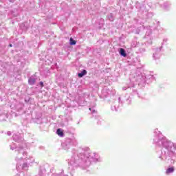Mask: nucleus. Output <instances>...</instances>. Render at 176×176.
I'll return each mask as SVG.
<instances>
[{"mask_svg":"<svg viewBox=\"0 0 176 176\" xmlns=\"http://www.w3.org/2000/svg\"><path fill=\"white\" fill-rule=\"evenodd\" d=\"M120 54L123 57H126L127 56V54H126V51H124V49H123V48L120 49Z\"/></svg>","mask_w":176,"mask_h":176,"instance_id":"obj_1","label":"nucleus"},{"mask_svg":"<svg viewBox=\"0 0 176 176\" xmlns=\"http://www.w3.org/2000/svg\"><path fill=\"white\" fill-rule=\"evenodd\" d=\"M56 134H58L59 137H64V132L61 130V129H57Z\"/></svg>","mask_w":176,"mask_h":176,"instance_id":"obj_2","label":"nucleus"},{"mask_svg":"<svg viewBox=\"0 0 176 176\" xmlns=\"http://www.w3.org/2000/svg\"><path fill=\"white\" fill-rule=\"evenodd\" d=\"M87 74V71L84 69L81 73L78 74V78H83V76H85V75H86Z\"/></svg>","mask_w":176,"mask_h":176,"instance_id":"obj_3","label":"nucleus"},{"mask_svg":"<svg viewBox=\"0 0 176 176\" xmlns=\"http://www.w3.org/2000/svg\"><path fill=\"white\" fill-rule=\"evenodd\" d=\"M174 172V167H171V168H168V169H166V174H170L171 173Z\"/></svg>","mask_w":176,"mask_h":176,"instance_id":"obj_4","label":"nucleus"},{"mask_svg":"<svg viewBox=\"0 0 176 176\" xmlns=\"http://www.w3.org/2000/svg\"><path fill=\"white\" fill-rule=\"evenodd\" d=\"M35 82H36V80L35 78H30L28 80V82L30 83V85H35Z\"/></svg>","mask_w":176,"mask_h":176,"instance_id":"obj_5","label":"nucleus"},{"mask_svg":"<svg viewBox=\"0 0 176 176\" xmlns=\"http://www.w3.org/2000/svg\"><path fill=\"white\" fill-rule=\"evenodd\" d=\"M70 45H72V46L74 45H76V41L72 38H70Z\"/></svg>","mask_w":176,"mask_h":176,"instance_id":"obj_6","label":"nucleus"},{"mask_svg":"<svg viewBox=\"0 0 176 176\" xmlns=\"http://www.w3.org/2000/svg\"><path fill=\"white\" fill-rule=\"evenodd\" d=\"M40 85H41V87H43V86H44L43 85V82L41 81L40 82Z\"/></svg>","mask_w":176,"mask_h":176,"instance_id":"obj_7","label":"nucleus"},{"mask_svg":"<svg viewBox=\"0 0 176 176\" xmlns=\"http://www.w3.org/2000/svg\"><path fill=\"white\" fill-rule=\"evenodd\" d=\"M12 44H10V47H12Z\"/></svg>","mask_w":176,"mask_h":176,"instance_id":"obj_8","label":"nucleus"},{"mask_svg":"<svg viewBox=\"0 0 176 176\" xmlns=\"http://www.w3.org/2000/svg\"><path fill=\"white\" fill-rule=\"evenodd\" d=\"M89 111H91V108H89Z\"/></svg>","mask_w":176,"mask_h":176,"instance_id":"obj_9","label":"nucleus"}]
</instances>
